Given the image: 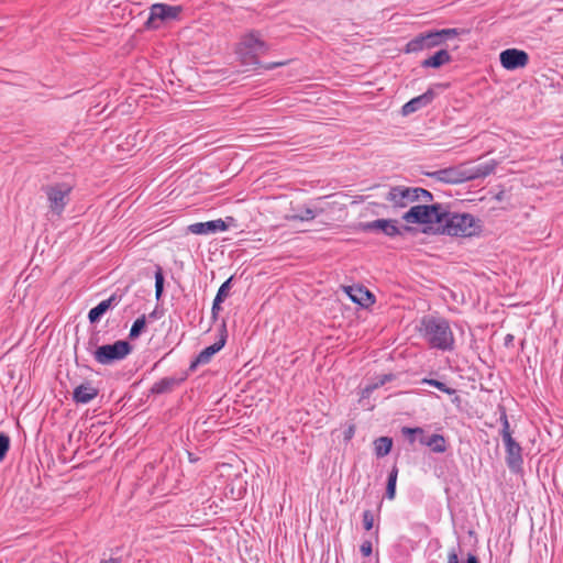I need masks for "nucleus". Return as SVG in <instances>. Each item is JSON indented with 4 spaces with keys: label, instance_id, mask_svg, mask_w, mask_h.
<instances>
[{
    "label": "nucleus",
    "instance_id": "79ce46f5",
    "mask_svg": "<svg viewBox=\"0 0 563 563\" xmlns=\"http://www.w3.org/2000/svg\"><path fill=\"white\" fill-rule=\"evenodd\" d=\"M561 163H562V165H563V155L561 156Z\"/></svg>",
    "mask_w": 563,
    "mask_h": 563
},
{
    "label": "nucleus",
    "instance_id": "bb28decb",
    "mask_svg": "<svg viewBox=\"0 0 563 563\" xmlns=\"http://www.w3.org/2000/svg\"><path fill=\"white\" fill-rule=\"evenodd\" d=\"M145 325H146V318H145V316L143 314V316H141L140 318H137V319L133 322V324H132V327H131V330H130V334H129V336H130L131 339H135V338H137V336L142 333V331L145 329Z\"/></svg>",
    "mask_w": 563,
    "mask_h": 563
},
{
    "label": "nucleus",
    "instance_id": "f8f14e48",
    "mask_svg": "<svg viewBox=\"0 0 563 563\" xmlns=\"http://www.w3.org/2000/svg\"><path fill=\"white\" fill-rule=\"evenodd\" d=\"M362 229L363 231L368 232L380 231L389 238H394L401 234V231L398 227V221L394 219H377L374 221H369L363 223Z\"/></svg>",
    "mask_w": 563,
    "mask_h": 563
},
{
    "label": "nucleus",
    "instance_id": "412c9836",
    "mask_svg": "<svg viewBox=\"0 0 563 563\" xmlns=\"http://www.w3.org/2000/svg\"><path fill=\"white\" fill-rule=\"evenodd\" d=\"M451 60V55L446 49H440L434 55L424 59L421 66L424 68H439Z\"/></svg>",
    "mask_w": 563,
    "mask_h": 563
},
{
    "label": "nucleus",
    "instance_id": "58836bf2",
    "mask_svg": "<svg viewBox=\"0 0 563 563\" xmlns=\"http://www.w3.org/2000/svg\"><path fill=\"white\" fill-rule=\"evenodd\" d=\"M120 560L117 558H110L109 560H102L100 563H119Z\"/></svg>",
    "mask_w": 563,
    "mask_h": 563
},
{
    "label": "nucleus",
    "instance_id": "20e7f679",
    "mask_svg": "<svg viewBox=\"0 0 563 563\" xmlns=\"http://www.w3.org/2000/svg\"><path fill=\"white\" fill-rule=\"evenodd\" d=\"M269 48L258 31H250L241 36L236 54L243 65L257 67L261 66L258 56L267 53Z\"/></svg>",
    "mask_w": 563,
    "mask_h": 563
},
{
    "label": "nucleus",
    "instance_id": "6ab92c4d",
    "mask_svg": "<svg viewBox=\"0 0 563 563\" xmlns=\"http://www.w3.org/2000/svg\"><path fill=\"white\" fill-rule=\"evenodd\" d=\"M346 294L351 298V300L355 303H358L362 307H368L374 302V296L364 287H347Z\"/></svg>",
    "mask_w": 563,
    "mask_h": 563
},
{
    "label": "nucleus",
    "instance_id": "4468645a",
    "mask_svg": "<svg viewBox=\"0 0 563 563\" xmlns=\"http://www.w3.org/2000/svg\"><path fill=\"white\" fill-rule=\"evenodd\" d=\"M506 448V463L510 471L518 472L523 463L521 446L515 439L504 441Z\"/></svg>",
    "mask_w": 563,
    "mask_h": 563
},
{
    "label": "nucleus",
    "instance_id": "473e14b6",
    "mask_svg": "<svg viewBox=\"0 0 563 563\" xmlns=\"http://www.w3.org/2000/svg\"><path fill=\"white\" fill-rule=\"evenodd\" d=\"M363 526L365 530H371L374 527V516L371 510L363 512Z\"/></svg>",
    "mask_w": 563,
    "mask_h": 563
},
{
    "label": "nucleus",
    "instance_id": "4c0bfd02",
    "mask_svg": "<svg viewBox=\"0 0 563 563\" xmlns=\"http://www.w3.org/2000/svg\"><path fill=\"white\" fill-rule=\"evenodd\" d=\"M466 563H478V560L475 555L468 554Z\"/></svg>",
    "mask_w": 563,
    "mask_h": 563
},
{
    "label": "nucleus",
    "instance_id": "0eeeda50",
    "mask_svg": "<svg viewBox=\"0 0 563 563\" xmlns=\"http://www.w3.org/2000/svg\"><path fill=\"white\" fill-rule=\"evenodd\" d=\"M444 206L434 203L431 206L417 205L402 214V220L412 224H437L439 231L442 223Z\"/></svg>",
    "mask_w": 563,
    "mask_h": 563
},
{
    "label": "nucleus",
    "instance_id": "a211bd4d",
    "mask_svg": "<svg viewBox=\"0 0 563 563\" xmlns=\"http://www.w3.org/2000/svg\"><path fill=\"white\" fill-rule=\"evenodd\" d=\"M121 301V296L112 294L108 299L100 301L96 307L90 309L88 319L91 323L98 322L101 317L111 308H114Z\"/></svg>",
    "mask_w": 563,
    "mask_h": 563
},
{
    "label": "nucleus",
    "instance_id": "393cba45",
    "mask_svg": "<svg viewBox=\"0 0 563 563\" xmlns=\"http://www.w3.org/2000/svg\"><path fill=\"white\" fill-rule=\"evenodd\" d=\"M397 475H398V470L396 466H394L393 470L390 471V473L388 475V479H387L386 497L388 499L395 498Z\"/></svg>",
    "mask_w": 563,
    "mask_h": 563
},
{
    "label": "nucleus",
    "instance_id": "a19ab883",
    "mask_svg": "<svg viewBox=\"0 0 563 563\" xmlns=\"http://www.w3.org/2000/svg\"><path fill=\"white\" fill-rule=\"evenodd\" d=\"M512 339L511 334H508L507 341H510Z\"/></svg>",
    "mask_w": 563,
    "mask_h": 563
},
{
    "label": "nucleus",
    "instance_id": "f704fd0d",
    "mask_svg": "<svg viewBox=\"0 0 563 563\" xmlns=\"http://www.w3.org/2000/svg\"><path fill=\"white\" fill-rule=\"evenodd\" d=\"M223 301H218V298H214L213 300V303H212V309H211V312H212V317L216 319L217 316H218V312L221 310V303Z\"/></svg>",
    "mask_w": 563,
    "mask_h": 563
},
{
    "label": "nucleus",
    "instance_id": "ddd939ff",
    "mask_svg": "<svg viewBox=\"0 0 563 563\" xmlns=\"http://www.w3.org/2000/svg\"><path fill=\"white\" fill-rule=\"evenodd\" d=\"M440 45L434 31L421 33L410 40L405 48L406 53H417Z\"/></svg>",
    "mask_w": 563,
    "mask_h": 563
},
{
    "label": "nucleus",
    "instance_id": "c756f323",
    "mask_svg": "<svg viewBox=\"0 0 563 563\" xmlns=\"http://www.w3.org/2000/svg\"><path fill=\"white\" fill-rule=\"evenodd\" d=\"M422 383L433 386V387L438 388L439 390H441L442 393H445L448 395H453L456 393V390L454 388H451V387L446 386L444 383L437 380V379L424 378L422 380Z\"/></svg>",
    "mask_w": 563,
    "mask_h": 563
},
{
    "label": "nucleus",
    "instance_id": "2f4dec72",
    "mask_svg": "<svg viewBox=\"0 0 563 563\" xmlns=\"http://www.w3.org/2000/svg\"><path fill=\"white\" fill-rule=\"evenodd\" d=\"M10 448V439L7 434L0 433V462L3 461V459L7 455V452Z\"/></svg>",
    "mask_w": 563,
    "mask_h": 563
},
{
    "label": "nucleus",
    "instance_id": "9b49d317",
    "mask_svg": "<svg viewBox=\"0 0 563 563\" xmlns=\"http://www.w3.org/2000/svg\"><path fill=\"white\" fill-rule=\"evenodd\" d=\"M501 66L507 70L523 68L529 63V55L518 48H508L499 54Z\"/></svg>",
    "mask_w": 563,
    "mask_h": 563
},
{
    "label": "nucleus",
    "instance_id": "2eb2a0df",
    "mask_svg": "<svg viewBox=\"0 0 563 563\" xmlns=\"http://www.w3.org/2000/svg\"><path fill=\"white\" fill-rule=\"evenodd\" d=\"M228 230V225L222 219L211 220L207 222H196L188 227V231L192 234L208 235Z\"/></svg>",
    "mask_w": 563,
    "mask_h": 563
},
{
    "label": "nucleus",
    "instance_id": "f3484780",
    "mask_svg": "<svg viewBox=\"0 0 563 563\" xmlns=\"http://www.w3.org/2000/svg\"><path fill=\"white\" fill-rule=\"evenodd\" d=\"M225 344V336L221 335L220 340L214 342L213 344L203 349L197 357L191 362L190 369L195 371L199 365L208 364L212 356L218 353Z\"/></svg>",
    "mask_w": 563,
    "mask_h": 563
},
{
    "label": "nucleus",
    "instance_id": "f257e3e1",
    "mask_svg": "<svg viewBox=\"0 0 563 563\" xmlns=\"http://www.w3.org/2000/svg\"><path fill=\"white\" fill-rule=\"evenodd\" d=\"M422 339L432 349L440 351H452L454 349V334L450 322L439 316H424L419 325Z\"/></svg>",
    "mask_w": 563,
    "mask_h": 563
},
{
    "label": "nucleus",
    "instance_id": "dca6fc26",
    "mask_svg": "<svg viewBox=\"0 0 563 563\" xmlns=\"http://www.w3.org/2000/svg\"><path fill=\"white\" fill-rule=\"evenodd\" d=\"M435 98V91L429 88L424 93L412 98L406 102L401 108L402 115H409L427 106H429Z\"/></svg>",
    "mask_w": 563,
    "mask_h": 563
},
{
    "label": "nucleus",
    "instance_id": "f03ea898",
    "mask_svg": "<svg viewBox=\"0 0 563 563\" xmlns=\"http://www.w3.org/2000/svg\"><path fill=\"white\" fill-rule=\"evenodd\" d=\"M482 221L471 213L449 212L444 207L439 232L451 236L468 238L481 233Z\"/></svg>",
    "mask_w": 563,
    "mask_h": 563
},
{
    "label": "nucleus",
    "instance_id": "5701e85b",
    "mask_svg": "<svg viewBox=\"0 0 563 563\" xmlns=\"http://www.w3.org/2000/svg\"><path fill=\"white\" fill-rule=\"evenodd\" d=\"M393 446V440L388 437H380L374 441V451L378 457L386 456Z\"/></svg>",
    "mask_w": 563,
    "mask_h": 563
},
{
    "label": "nucleus",
    "instance_id": "423d86ee",
    "mask_svg": "<svg viewBox=\"0 0 563 563\" xmlns=\"http://www.w3.org/2000/svg\"><path fill=\"white\" fill-rule=\"evenodd\" d=\"M96 344L95 340L91 339L88 343L87 350L92 353L96 362L102 365H110L114 362L124 360L132 350L130 343L123 340L115 341L113 344L98 346L92 351V347H95Z\"/></svg>",
    "mask_w": 563,
    "mask_h": 563
},
{
    "label": "nucleus",
    "instance_id": "e433bc0d",
    "mask_svg": "<svg viewBox=\"0 0 563 563\" xmlns=\"http://www.w3.org/2000/svg\"><path fill=\"white\" fill-rule=\"evenodd\" d=\"M285 64H286L285 62H275V63L266 64L263 67L265 69L269 70V69H274V68L279 67V66H284Z\"/></svg>",
    "mask_w": 563,
    "mask_h": 563
},
{
    "label": "nucleus",
    "instance_id": "c85d7f7f",
    "mask_svg": "<svg viewBox=\"0 0 563 563\" xmlns=\"http://www.w3.org/2000/svg\"><path fill=\"white\" fill-rule=\"evenodd\" d=\"M164 291V275L161 267H157L155 272V296L159 299Z\"/></svg>",
    "mask_w": 563,
    "mask_h": 563
},
{
    "label": "nucleus",
    "instance_id": "39448f33",
    "mask_svg": "<svg viewBox=\"0 0 563 563\" xmlns=\"http://www.w3.org/2000/svg\"><path fill=\"white\" fill-rule=\"evenodd\" d=\"M385 199L389 201L394 208H405L415 201L429 202L433 199V196L423 188L395 186L388 189Z\"/></svg>",
    "mask_w": 563,
    "mask_h": 563
},
{
    "label": "nucleus",
    "instance_id": "aec40b11",
    "mask_svg": "<svg viewBox=\"0 0 563 563\" xmlns=\"http://www.w3.org/2000/svg\"><path fill=\"white\" fill-rule=\"evenodd\" d=\"M98 393L90 383L81 384L74 389L73 399L77 404H88L98 396Z\"/></svg>",
    "mask_w": 563,
    "mask_h": 563
},
{
    "label": "nucleus",
    "instance_id": "4be33fe9",
    "mask_svg": "<svg viewBox=\"0 0 563 563\" xmlns=\"http://www.w3.org/2000/svg\"><path fill=\"white\" fill-rule=\"evenodd\" d=\"M179 383L180 380L175 377H164L152 386L151 391L156 395L170 393Z\"/></svg>",
    "mask_w": 563,
    "mask_h": 563
},
{
    "label": "nucleus",
    "instance_id": "72a5a7b5",
    "mask_svg": "<svg viewBox=\"0 0 563 563\" xmlns=\"http://www.w3.org/2000/svg\"><path fill=\"white\" fill-rule=\"evenodd\" d=\"M363 556H369L373 552V545L369 540H364L360 547Z\"/></svg>",
    "mask_w": 563,
    "mask_h": 563
},
{
    "label": "nucleus",
    "instance_id": "c9c22d12",
    "mask_svg": "<svg viewBox=\"0 0 563 563\" xmlns=\"http://www.w3.org/2000/svg\"><path fill=\"white\" fill-rule=\"evenodd\" d=\"M448 563H459V556L455 550L450 551L448 555Z\"/></svg>",
    "mask_w": 563,
    "mask_h": 563
},
{
    "label": "nucleus",
    "instance_id": "cd10ccee",
    "mask_svg": "<svg viewBox=\"0 0 563 563\" xmlns=\"http://www.w3.org/2000/svg\"><path fill=\"white\" fill-rule=\"evenodd\" d=\"M437 40L439 41V44H442L449 38H452L460 34V31L457 29H442V30H435Z\"/></svg>",
    "mask_w": 563,
    "mask_h": 563
},
{
    "label": "nucleus",
    "instance_id": "b1692460",
    "mask_svg": "<svg viewBox=\"0 0 563 563\" xmlns=\"http://www.w3.org/2000/svg\"><path fill=\"white\" fill-rule=\"evenodd\" d=\"M317 217V212L311 208H303L299 213L287 214L288 221H311Z\"/></svg>",
    "mask_w": 563,
    "mask_h": 563
},
{
    "label": "nucleus",
    "instance_id": "6e6552de",
    "mask_svg": "<svg viewBox=\"0 0 563 563\" xmlns=\"http://www.w3.org/2000/svg\"><path fill=\"white\" fill-rule=\"evenodd\" d=\"M73 186L67 183H57L43 187L46 195L48 209L54 216H62L69 202Z\"/></svg>",
    "mask_w": 563,
    "mask_h": 563
},
{
    "label": "nucleus",
    "instance_id": "a878e982",
    "mask_svg": "<svg viewBox=\"0 0 563 563\" xmlns=\"http://www.w3.org/2000/svg\"><path fill=\"white\" fill-rule=\"evenodd\" d=\"M499 409L501 411L500 412V422H501L503 428L500 430V434H501L503 441L507 440V437H508V439H514L511 435L510 424L508 421L506 410L504 407H500Z\"/></svg>",
    "mask_w": 563,
    "mask_h": 563
},
{
    "label": "nucleus",
    "instance_id": "7c9ffc66",
    "mask_svg": "<svg viewBox=\"0 0 563 563\" xmlns=\"http://www.w3.org/2000/svg\"><path fill=\"white\" fill-rule=\"evenodd\" d=\"M231 280H232V277L227 279L218 289V292L216 295V298H218V301H224V299L229 296V291L231 288Z\"/></svg>",
    "mask_w": 563,
    "mask_h": 563
},
{
    "label": "nucleus",
    "instance_id": "ea45409f",
    "mask_svg": "<svg viewBox=\"0 0 563 563\" xmlns=\"http://www.w3.org/2000/svg\"><path fill=\"white\" fill-rule=\"evenodd\" d=\"M512 339L511 334H508L507 341H510Z\"/></svg>",
    "mask_w": 563,
    "mask_h": 563
},
{
    "label": "nucleus",
    "instance_id": "9d476101",
    "mask_svg": "<svg viewBox=\"0 0 563 563\" xmlns=\"http://www.w3.org/2000/svg\"><path fill=\"white\" fill-rule=\"evenodd\" d=\"M402 433L405 435H411L409 438L410 442L415 441L413 435L420 434L419 441L422 445L430 448L432 452L443 453L446 450V441L441 434H432L430 437H426L423 434V430L421 428H402Z\"/></svg>",
    "mask_w": 563,
    "mask_h": 563
},
{
    "label": "nucleus",
    "instance_id": "1a4fd4ad",
    "mask_svg": "<svg viewBox=\"0 0 563 563\" xmlns=\"http://www.w3.org/2000/svg\"><path fill=\"white\" fill-rule=\"evenodd\" d=\"M183 11L180 5L154 3L150 8V14L145 22L148 29H158L163 22L177 20Z\"/></svg>",
    "mask_w": 563,
    "mask_h": 563
},
{
    "label": "nucleus",
    "instance_id": "7ed1b4c3",
    "mask_svg": "<svg viewBox=\"0 0 563 563\" xmlns=\"http://www.w3.org/2000/svg\"><path fill=\"white\" fill-rule=\"evenodd\" d=\"M494 169L495 164L485 163L473 167L459 166L442 168L429 175L438 181L446 184H460L467 180L485 178L486 176L490 175Z\"/></svg>",
    "mask_w": 563,
    "mask_h": 563
}]
</instances>
